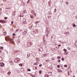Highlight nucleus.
<instances>
[{"instance_id": "obj_1", "label": "nucleus", "mask_w": 77, "mask_h": 77, "mask_svg": "<svg viewBox=\"0 0 77 77\" xmlns=\"http://www.w3.org/2000/svg\"><path fill=\"white\" fill-rule=\"evenodd\" d=\"M8 39V41H9L11 43V44H12L13 43V40L11 38H7V37L5 38V40L7 41Z\"/></svg>"}, {"instance_id": "obj_2", "label": "nucleus", "mask_w": 77, "mask_h": 77, "mask_svg": "<svg viewBox=\"0 0 77 77\" xmlns=\"http://www.w3.org/2000/svg\"><path fill=\"white\" fill-rule=\"evenodd\" d=\"M20 60V59L18 58H17L15 59L14 62H15L17 63V62H18Z\"/></svg>"}, {"instance_id": "obj_3", "label": "nucleus", "mask_w": 77, "mask_h": 77, "mask_svg": "<svg viewBox=\"0 0 77 77\" xmlns=\"http://www.w3.org/2000/svg\"><path fill=\"white\" fill-rule=\"evenodd\" d=\"M26 21V19L24 18L23 20V23L24 24H27V22Z\"/></svg>"}, {"instance_id": "obj_4", "label": "nucleus", "mask_w": 77, "mask_h": 77, "mask_svg": "<svg viewBox=\"0 0 77 77\" xmlns=\"http://www.w3.org/2000/svg\"><path fill=\"white\" fill-rule=\"evenodd\" d=\"M5 66V64L3 63H0V66Z\"/></svg>"}, {"instance_id": "obj_5", "label": "nucleus", "mask_w": 77, "mask_h": 77, "mask_svg": "<svg viewBox=\"0 0 77 77\" xmlns=\"http://www.w3.org/2000/svg\"><path fill=\"white\" fill-rule=\"evenodd\" d=\"M31 12H32V14L35 15H36V14H35V11H34V10H32Z\"/></svg>"}, {"instance_id": "obj_6", "label": "nucleus", "mask_w": 77, "mask_h": 77, "mask_svg": "<svg viewBox=\"0 0 77 77\" xmlns=\"http://www.w3.org/2000/svg\"><path fill=\"white\" fill-rule=\"evenodd\" d=\"M0 23H5V21L3 20H0Z\"/></svg>"}, {"instance_id": "obj_7", "label": "nucleus", "mask_w": 77, "mask_h": 77, "mask_svg": "<svg viewBox=\"0 0 77 77\" xmlns=\"http://www.w3.org/2000/svg\"><path fill=\"white\" fill-rule=\"evenodd\" d=\"M24 71V68H22L20 69V71L21 72H23Z\"/></svg>"}, {"instance_id": "obj_8", "label": "nucleus", "mask_w": 77, "mask_h": 77, "mask_svg": "<svg viewBox=\"0 0 77 77\" xmlns=\"http://www.w3.org/2000/svg\"><path fill=\"white\" fill-rule=\"evenodd\" d=\"M62 71L60 69H59L57 70V72H62Z\"/></svg>"}, {"instance_id": "obj_9", "label": "nucleus", "mask_w": 77, "mask_h": 77, "mask_svg": "<svg viewBox=\"0 0 77 77\" xmlns=\"http://www.w3.org/2000/svg\"><path fill=\"white\" fill-rule=\"evenodd\" d=\"M44 45H46V44H47V42L46 41H44Z\"/></svg>"}, {"instance_id": "obj_10", "label": "nucleus", "mask_w": 77, "mask_h": 77, "mask_svg": "<svg viewBox=\"0 0 77 77\" xmlns=\"http://www.w3.org/2000/svg\"><path fill=\"white\" fill-rule=\"evenodd\" d=\"M30 16L31 18H34V17H33V15L32 14L30 15Z\"/></svg>"}, {"instance_id": "obj_11", "label": "nucleus", "mask_w": 77, "mask_h": 77, "mask_svg": "<svg viewBox=\"0 0 77 77\" xmlns=\"http://www.w3.org/2000/svg\"><path fill=\"white\" fill-rule=\"evenodd\" d=\"M47 54H44V55H42V57H45V56H47Z\"/></svg>"}, {"instance_id": "obj_12", "label": "nucleus", "mask_w": 77, "mask_h": 77, "mask_svg": "<svg viewBox=\"0 0 77 77\" xmlns=\"http://www.w3.org/2000/svg\"><path fill=\"white\" fill-rule=\"evenodd\" d=\"M52 75V72H49V75L50 76Z\"/></svg>"}, {"instance_id": "obj_13", "label": "nucleus", "mask_w": 77, "mask_h": 77, "mask_svg": "<svg viewBox=\"0 0 77 77\" xmlns=\"http://www.w3.org/2000/svg\"><path fill=\"white\" fill-rule=\"evenodd\" d=\"M11 71H9L8 73V75H10L11 74Z\"/></svg>"}, {"instance_id": "obj_14", "label": "nucleus", "mask_w": 77, "mask_h": 77, "mask_svg": "<svg viewBox=\"0 0 77 77\" xmlns=\"http://www.w3.org/2000/svg\"><path fill=\"white\" fill-rule=\"evenodd\" d=\"M3 47H0V49H1V50H3Z\"/></svg>"}, {"instance_id": "obj_15", "label": "nucleus", "mask_w": 77, "mask_h": 77, "mask_svg": "<svg viewBox=\"0 0 77 77\" xmlns=\"http://www.w3.org/2000/svg\"><path fill=\"white\" fill-rule=\"evenodd\" d=\"M45 77H49V76L47 75H46L45 76Z\"/></svg>"}, {"instance_id": "obj_16", "label": "nucleus", "mask_w": 77, "mask_h": 77, "mask_svg": "<svg viewBox=\"0 0 77 77\" xmlns=\"http://www.w3.org/2000/svg\"><path fill=\"white\" fill-rule=\"evenodd\" d=\"M24 34H25V35L26 34V33H27V31H24Z\"/></svg>"}, {"instance_id": "obj_17", "label": "nucleus", "mask_w": 77, "mask_h": 77, "mask_svg": "<svg viewBox=\"0 0 77 77\" xmlns=\"http://www.w3.org/2000/svg\"><path fill=\"white\" fill-rule=\"evenodd\" d=\"M39 64V62H37L36 63H35V64L36 65H38V64Z\"/></svg>"}, {"instance_id": "obj_18", "label": "nucleus", "mask_w": 77, "mask_h": 77, "mask_svg": "<svg viewBox=\"0 0 77 77\" xmlns=\"http://www.w3.org/2000/svg\"><path fill=\"white\" fill-rule=\"evenodd\" d=\"M27 12V11H26V10H24L23 11V13H26Z\"/></svg>"}, {"instance_id": "obj_19", "label": "nucleus", "mask_w": 77, "mask_h": 77, "mask_svg": "<svg viewBox=\"0 0 77 77\" xmlns=\"http://www.w3.org/2000/svg\"><path fill=\"white\" fill-rule=\"evenodd\" d=\"M46 62H50V60L48 59L46 60Z\"/></svg>"}, {"instance_id": "obj_20", "label": "nucleus", "mask_w": 77, "mask_h": 77, "mask_svg": "<svg viewBox=\"0 0 77 77\" xmlns=\"http://www.w3.org/2000/svg\"><path fill=\"white\" fill-rule=\"evenodd\" d=\"M61 57L60 56H58V57H57V59H61Z\"/></svg>"}, {"instance_id": "obj_21", "label": "nucleus", "mask_w": 77, "mask_h": 77, "mask_svg": "<svg viewBox=\"0 0 77 77\" xmlns=\"http://www.w3.org/2000/svg\"><path fill=\"white\" fill-rule=\"evenodd\" d=\"M19 65L20 66H23V64H19Z\"/></svg>"}, {"instance_id": "obj_22", "label": "nucleus", "mask_w": 77, "mask_h": 77, "mask_svg": "<svg viewBox=\"0 0 77 77\" xmlns=\"http://www.w3.org/2000/svg\"><path fill=\"white\" fill-rule=\"evenodd\" d=\"M27 71H31V70H30V69H27Z\"/></svg>"}, {"instance_id": "obj_23", "label": "nucleus", "mask_w": 77, "mask_h": 77, "mask_svg": "<svg viewBox=\"0 0 77 77\" xmlns=\"http://www.w3.org/2000/svg\"><path fill=\"white\" fill-rule=\"evenodd\" d=\"M4 35H6V32H4Z\"/></svg>"}, {"instance_id": "obj_24", "label": "nucleus", "mask_w": 77, "mask_h": 77, "mask_svg": "<svg viewBox=\"0 0 77 77\" xmlns=\"http://www.w3.org/2000/svg\"><path fill=\"white\" fill-rule=\"evenodd\" d=\"M29 29H30V30H32V26H30L29 27Z\"/></svg>"}, {"instance_id": "obj_25", "label": "nucleus", "mask_w": 77, "mask_h": 77, "mask_svg": "<svg viewBox=\"0 0 77 77\" xmlns=\"http://www.w3.org/2000/svg\"><path fill=\"white\" fill-rule=\"evenodd\" d=\"M39 74H41L42 73V71L41 70H40L39 71Z\"/></svg>"}, {"instance_id": "obj_26", "label": "nucleus", "mask_w": 77, "mask_h": 77, "mask_svg": "<svg viewBox=\"0 0 77 77\" xmlns=\"http://www.w3.org/2000/svg\"><path fill=\"white\" fill-rule=\"evenodd\" d=\"M58 62H59V63H60V60H58Z\"/></svg>"}, {"instance_id": "obj_27", "label": "nucleus", "mask_w": 77, "mask_h": 77, "mask_svg": "<svg viewBox=\"0 0 77 77\" xmlns=\"http://www.w3.org/2000/svg\"><path fill=\"white\" fill-rule=\"evenodd\" d=\"M63 51H66V49H63Z\"/></svg>"}, {"instance_id": "obj_28", "label": "nucleus", "mask_w": 77, "mask_h": 77, "mask_svg": "<svg viewBox=\"0 0 77 77\" xmlns=\"http://www.w3.org/2000/svg\"><path fill=\"white\" fill-rule=\"evenodd\" d=\"M73 27H75V26H76V25L75 24H73Z\"/></svg>"}, {"instance_id": "obj_29", "label": "nucleus", "mask_w": 77, "mask_h": 77, "mask_svg": "<svg viewBox=\"0 0 77 77\" xmlns=\"http://www.w3.org/2000/svg\"><path fill=\"white\" fill-rule=\"evenodd\" d=\"M39 60L38 59H36V61H37V62H38Z\"/></svg>"}, {"instance_id": "obj_30", "label": "nucleus", "mask_w": 77, "mask_h": 77, "mask_svg": "<svg viewBox=\"0 0 77 77\" xmlns=\"http://www.w3.org/2000/svg\"><path fill=\"white\" fill-rule=\"evenodd\" d=\"M4 19L5 20H6V19H8V17H5V18H4Z\"/></svg>"}, {"instance_id": "obj_31", "label": "nucleus", "mask_w": 77, "mask_h": 77, "mask_svg": "<svg viewBox=\"0 0 77 77\" xmlns=\"http://www.w3.org/2000/svg\"><path fill=\"white\" fill-rule=\"evenodd\" d=\"M35 23L36 24H37L38 23V22H35Z\"/></svg>"}, {"instance_id": "obj_32", "label": "nucleus", "mask_w": 77, "mask_h": 77, "mask_svg": "<svg viewBox=\"0 0 77 77\" xmlns=\"http://www.w3.org/2000/svg\"><path fill=\"white\" fill-rule=\"evenodd\" d=\"M42 66V64H40L39 65V67H41Z\"/></svg>"}, {"instance_id": "obj_33", "label": "nucleus", "mask_w": 77, "mask_h": 77, "mask_svg": "<svg viewBox=\"0 0 77 77\" xmlns=\"http://www.w3.org/2000/svg\"><path fill=\"white\" fill-rule=\"evenodd\" d=\"M61 60H64V58H62L61 59Z\"/></svg>"}, {"instance_id": "obj_34", "label": "nucleus", "mask_w": 77, "mask_h": 77, "mask_svg": "<svg viewBox=\"0 0 77 77\" xmlns=\"http://www.w3.org/2000/svg\"><path fill=\"white\" fill-rule=\"evenodd\" d=\"M66 4H67V5H68L69 3L68 2H66Z\"/></svg>"}, {"instance_id": "obj_35", "label": "nucleus", "mask_w": 77, "mask_h": 77, "mask_svg": "<svg viewBox=\"0 0 77 77\" xmlns=\"http://www.w3.org/2000/svg\"><path fill=\"white\" fill-rule=\"evenodd\" d=\"M13 36H15L16 35H15V33H13Z\"/></svg>"}, {"instance_id": "obj_36", "label": "nucleus", "mask_w": 77, "mask_h": 77, "mask_svg": "<svg viewBox=\"0 0 77 77\" xmlns=\"http://www.w3.org/2000/svg\"><path fill=\"white\" fill-rule=\"evenodd\" d=\"M57 67H58V68H60V65H57Z\"/></svg>"}, {"instance_id": "obj_37", "label": "nucleus", "mask_w": 77, "mask_h": 77, "mask_svg": "<svg viewBox=\"0 0 77 77\" xmlns=\"http://www.w3.org/2000/svg\"><path fill=\"white\" fill-rule=\"evenodd\" d=\"M30 75H31V76H32V77H33V76H34L33 75H32V74H31Z\"/></svg>"}, {"instance_id": "obj_38", "label": "nucleus", "mask_w": 77, "mask_h": 77, "mask_svg": "<svg viewBox=\"0 0 77 77\" xmlns=\"http://www.w3.org/2000/svg\"><path fill=\"white\" fill-rule=\"evenodd\" d=\"M65 54H67V52H65L64 53Z\"/></svg>"}, {"instance_id": "obj_39", "label": "nucleus", "mask_w": 77, "mask_h": 77, "mask_svg": "<svg viewBox=\"0 0 77 77\" xmlns=\"http://www.w3.org/2000/svg\"><path fill=\"white\" fill-rule=\"evenodd\" d=\"M14 24V22L13 21L11 22V24Z\"/></svg>"}, {"instance_id": "obj_40", "label": "nucleus", "mask_w": 77, "mask_h": 77, "mask_svg": "<svg viewBox=\"0 0 77 77\" xmlns=\"http://www.w3.org/2000/svg\"><path fill=\"white\" fill-rule=\"evenodd\" d=\"M29 44H30V46H31V45H32V43H30Z\"/></svg>"}, {"instance_id": "obj_41", "label": "nucleus", "mask_w": 77, "mask_h": 77, "mask_svg": "<svg viewBox=\"0 0 77 77\" xmlns=\"http://www.w3.org/2000/svg\"><path fill=\"white\" fill-rule=\"evenodd\" d=\"M54 11H55V12H56V9H54Z\"/></svg>"}, {"instance_id": "obj_42", "label": "nucleus", "mask_w": 77, "mask_h": 77, "mask_svg": "<svg viewBox=\"0 0 77 77\" xmlns=\"http://www.w3.org/2000/svg\"><path fill=\"white\" fill-rule=\"evenodd\" d=\"M64 66L65 67H67V66L66 65H65Z\"/></svg>"}, {"instance_id": "obj_43", "label": "nucleus", "mask_w": 77, "mask_h": 77, "mask_svg": "<svg viewBox=\"0 0 77 77\" xmlns=\"http://www.w3.org/2000/svg\"><path fill=\"white\" fill-rule=\"evenodd\" d=\"M61 46V45H58V46L59 47H60Z\"/></svg>"}, {"instance_id": "obj_44", "label": "nucleus", "mask_w": 77, "mask_h": 77, "mask_svg": "<svg viewBox=\"0 0 77 77\" xmlns=\"http://www.w3.org/2000/svg\"><path fill=\"white\" fill-rule=\"evenodd\" d=\"M35 69H37V67H35Z\"/></svg>"}, {"instance_id": "obj_45", "label": "nucleus", "mask_w": 77, "mask_h": 77, "mask_svg": "<svg viewBox=\"0 0 77 77\" xmlns=\"http://www.w3.org/2000/svg\"><path fill=\"white\" fill-rule=\"evenodd\" d=\"M29 3V1H28L27 2V3Z\"/></svg>"}, {"instance_id": "obj_46", "label": "nucleus", "mask_w": 77, "mask_h": 77, "mask_svg": "<svg viewBox=\"0 0 77 77\" xmlns=\"http://www.w3.org/2000/svg\"><path fill=\"white\" fill-rule=\"evenodd\" d=\"M17 30L18 31L19 30V29H17L16 30V31H17Z\"/></svg>"}, {"instance_id": "obj_47", "label": "nucleus", "mask_w": 77, "mask_h": 77, "mask_svg": "<svg viewBox=\"0 0 77 77\" xmlns=\"http://www.w3.org/2000/svg\"><path fill=\"white\" fill-rule=\"evenodd\" d=\"M11 65H14V63H12L11 64Z\"/></svg>"}, {"instance_id": "obj_48", "label": "nucleus", "mask_w": 77, "mask_h": 77, "mask_svg": "<svg viewBox=\"0 0 77 77\" xmlns=\"http://www.w3.org/2000/svg\"><path fill=\"white\" fill-rule=\"evenodd\" d=\"M0 11H2V9L0 8Z\"/></svg>"}, {"instance_id": "obj_49", "label": "nucleus", "mask_w": 77, "mask_h": 77, "mask_svg": "<svg viewBox=\"0 0 77 77\" xmlns=\"http://www.w3.org/2000/svg\"><path fill=\"white\" fill-rule=\"evenodd\" d=\"M2 53V51L0 50V53Z\"/></svg>"}, {"instance_id": "obj_50", "label": "nucleus", "mask_w": 77, "mask_h": 77, "mask_svg": "<svg viewBox=\"0 0 77 77\" xmlns=\"http://www.w3.org/2000/svg\"><path fill=\"white\" fill-rule=\"evenodd\" d=\"M48 35H46L47 37H48Z\"/></svg>"}, {"instance_id": "obj_51", "label": "nucleus", "mask_w": 77, "mask_h": 77, "mask_svg": "<svg viewBox=\"0 0 77 77\" xmlns=\"http://www.w3.org/2000/svg\"><path fill=\"white\" fill-rule=\"evenodd\" d=\"M35 64H36V63H35L34 64V65H36Z\"/></svg>"}, {"instance_id": "obj_52", "label": "nucleus", "mask_w": 77, "mask_h": 77, "mask_svg": "<svg viewBox=\"0 0 77 77\" xmlns=\"http://www.w3.org/2000/svg\"><path fill=\"white\" fill-rule=\"evenodd\" d=\"M0 14H2V12H0Z\"/></svg>"}, {"instance_id": "obj_53", "label": "nucleus", "mask_w": 77, "mask_h": 77, "mask_svg": "<svg viewBox=\"0 0 77 77\" xmlns=\"http://www.w3.org/2000/svg\"><path fill=\"white\" fill-rule=\"evenodd\" d=\"M68 75H70L68 73Z\"/></svg>"}, {"instance_id": "obj_54", "label": "nucleus", "mask_w": 77, "mask_h": 77, "mask_svg": "<svg viewBox=\"0 0 77 77\" xmlns=\"http://www.w3.org/2000/svg\"><path fill=\"white\" fill-rule=\"evenodd\" d=\"M6 9H9V8H6Z\"/></svg>"}, {"instance_id": "obj_55", "label": "nucleus", "mask_w": 77, "mask_h": 77, "mask_svg": "<svg viewBox=\"0 0 77 77\" xmlns=\"http://www.w3.org/2000/svg\"><path fill=\"white\" fill-rule=\"evenodd\" d=\"M69 72H68V74H69Z\"/></svg>"}, {"instance_id": "obj_56", "label": "nucleus", "mask_w": 77, "mask_h": 77, "mask_svg": "<svg viewBox=\"0 0 77 77\" xmlns=\"http://www.w3.org/2000/svg\"><path fill=\"white\" fill-rule=\"evenodd\" d=\"M30 57V55H29V56L28 57Z\"/></svg>"}, {"instance_id": "obj_57", "label": "nucleus", "mask_w": 77, "mask_h": 77, "mask_svg": "<svg viewBox=\"0 0 77 77\" xmlns=\"http://www.w3.org/2000/svg\"><path fill=\"white\" fill-rule=\"evenodd\" d=\"M3 2H6V1H5V0H4Z\"/></svg>"}, {"instance_id": "obj_58", "label": "nucleus", "mask_w": 77, "mask_h": 77, "mask_svg": "<svg viewBox=\"0 0 77 77\" xmlns=\"http://www.w3.org/2000/svg\"><path fill=\"white\" fill-rule=\"evenodd\" d=\"M73 77H75V76H73Z\"/></svg>"}, {"instance_id": "obj_59", "label": "nucleus", "mask_w": 77, "mask_h": 77, "mask_svg": "<svg viewBox=\"0 0 77 77\" xmlns=\"http://www.w3.org/2000/svg\"><path fill=\"white\" fill-rule=\"evenodd\" d=\"M33 69H35V68H34V67H33Z\"/></svg>"}, {"instance_id": "obj_60", "label": "nucleus", "mask_w": 77, "mask_h": 77, "mask_svg": "<svg viewBox=\"0 0 77 77\" xmlns=\"http://www.w3.org/2000/svg\"><path fill=\"white\" fill-rule=\"evenodd\" d=\"M69 50H71V48L69 49Z\"/></svg>"}, {"instance_id": "obj_61", "label": "nucleus", "mask_w": 77, "mask_h": 77, "mask_svg": "<svg viewBox=\"0 0 77 77\" xmlns=\"http://www.w3.org/2000/svg\"><path fill=\"white\" fill-rule=\"evenodd\" d=\"M37 33H38V32H37Z\"/></svg>"}, {"instance_id": "obj_62", "label": "nucleus", "mask_w": 77, "mask_h": 77, "mask_svg": "<svg viewBox=\"0 0 77 77\" xmlns=\"http://www.w3.org/2000/svg\"><path fill=\"white\" fill-rule=\"evenodd\" d=\"M54 51H56V50H54Z\"/></svg>"}, {"instance_id": "obj_63", "label": "nucleus", "mask_w": 77, "mask_h": 77, "mask_svg": "<svg viewBox=\"0 0 77 77\" xmlns=\"http://www.w3.org/2000/svg\"><path fill=\"white\" fill-rule=\"evenodd\" d=\"M28 1H29H29H30V0H28Z\"/></svg>"}, {"instance_id": "obj_64", "label": "nucleus", "mask_w": 77, "mask_h": 77, "mask_svg": "<svg viewBox=\"0 0 77 77\" xmlns=\"http://www.w3.org/2000/svg\"><path fill=\"white\" fill-rule=\"evenodd\" d=\"M28 56V55H27V56Z\"/></svg>"}]
</instances>
